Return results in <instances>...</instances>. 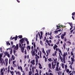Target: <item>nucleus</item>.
Listing matches in <instances>:
<instances>
[{"mask_svg": "<svg viewBox=\"0 0 75 75\" xmlns=\"http://www.w3.org/2000/svg\"><path fill=\"white\" fill-rule=\"evenodd\" d=\"M67 33V32H64V34H62L61 35V38L63 40V39H64V37L66 35V34Z\"/></svg>", "mask_w": 75, "mask_h": 75, "instance_id": "f257e3e1", "label": "nucleus"}, {"mask_svg": "<svg viewBox=\"0 0 75 75\" xmlns=\"http://www.w3.org/2000/svg\"><path fill=\"white\" fill-rule=\"evenodd\" d=\"M14 49L15 50H18V44H16V46L14 47Z\"/></svg>", "mask_w": 75, "mask_h": 75, "instance_id": "f03ea898", "label": "nucleus"}, {"mask_svg": "<svg viewBox=\"0 0 75 75\" xmlns=\"http://www.w3.org/2000/svg\"><path fill=\"white\" fill-rule=\"evenodd\" d=\"M19 41L21 43V44L20 45H20H21L22 44H23V43L24 42V38H22Z\"/></svg>", "mask_w": 75, "mask_h": 75, "instance_id": "7ed1b4c3", "label": "nucleus"}, {"mask_svg": "<svg viewBox=\"0 0 75 75\" xmlns=\"http://www.w3.org/2000/svg\"><path fill=\"white\" fill-rule=\"evenodd\" d=\"M60 24H59L58 25H57V28H61V27H63V28H64V27H63V25H59Z\"/></svg>", "mask_w": 75, "mask_h": 75, "instance_id": "20e7f679", "label": "nucleus"}, {"mask_svg": "<svg viewBox=\"0 0 75 75\" xmlns=\"http://www.w3.org/2000/svg\"><path fill=\"white\" fill-rule=\"evenodd\" d=\"M66 55H68V53H67V52H66V53L64 52L63 55V57H65Z\"/></svg>", "mask_w": 75, "mask_h": 75, "instance_id": "39448f33", "label": "nucleus"}, {"mask_svg": "<svg viewBox=\"0 0 75 75\" xmlns=\"http://www.w3.org/2000/svg\"><path fill=\"white\" fill-rule=\"evenodd\" d=\"M61 31V29H59L58 30H56V31H55L54 32V34H57V33H58V32Z\"/></svg>", "mask_w": 75, "mask_h": 75, "instance_id": "423d86ee", "label": "nucleus"}, {"mask_svg": "<svg viewBox=\"0 0 75 75\" xmlns=\"http://www.w3.org/2000/svg\"><path fill=\"white\" fill-rule=\"evenodd\" d=\"M21 51L23 52V53H24V46L22 47V49H21Z\"/></svg>", "mask_w": 75, "mask_h": 75, "instance_id": "0eeeda50", "label": "nucleus"}, {"mask_svg": "<svg viewBox=\"0 0 75 75\" xmlns=\"http://www.w3.org/2000/svg\"><path fill=\"white\" fill-rule=\"evenodd\" d=\"M26 48H27L28 50V49L29 50H31V47L30 46H29L28 45V46L26 47Z\"/></svg>", "mask_w": 75, "mask_h": 75, "instance_id": "6e6552de", "label": "nucleus"}, {"mask_svg": "<svg viewBox=\"0 0 75 75\" xmlns=\"http://www.w3.org/2000/svg\"><path fill=\"white\" fill-rule=\"evenodd\" d=\"M32 55L33 57H34L35 55V51H33V52H32Z\"/></svg>", "mask_w": 75, "mask_h": 75, "instance_id": "1a4fd4ad", "label": "nucleus"}, {"mask_svg": "<svg viewBox=\"0 0 75 75\" xmlns=\"http://www.w3.org/2000/svg\"><path fill=\"white\" fill-rule=\"evenodd\" d=\"M19 48H21V49H22V48H23V47H22V45H22V44H21H21H20V43H19Z\"/></svg>", "mask_w": 75, "mask_h": 75, "instance_id": "9d476101", "label": "nucleus"}, {"mask_svg": "<svg viewBox=\"0 0 75 75\" xmlns=\"http://www.w3.org/2000/svg\"><path fill=\"white\" fill-rule=\"evenodd\" d=\"M52 55L54 57H55V55H57V52H56V51H55L54 52V54H52Z\"/></svg>", "mask_w": 75, "mask_h": 75, "instance_id": "9b49d317", "label": "nucleus"}, {"mask_svg": "<svg viewBox=\"0 0 75 75\" xmlns=\"http://www.w3.org/2000/svg\"><path fill=\"white\" fill-rule=\"evenodd\" d=\"M48 67H49V68L51 69V63H49L48 64Z\"/></svg>", "mask_w": 75, "mask_h": 75, "instance_id": "f8f14e48", "label": "nucleus"}, {"mask_svg": "<svg viewBox=\"0 0 75 75\" xmlns=\"http://www.w3.org/2000/svg\"><path fill=\"white\" fill-rule=\"evenodd\" d=\"M58 51L59 52H60L61 55H62V52L61 51V50H60V49H58Z\"/></svg>", "mask_w": 75, "mask_h": 75, "instance_id": "ddd939ff", "label": "nucleus"}, {"mask_svg": "<svg viewBox=\"0 0 75 75\" xmlns=\"http://www.w3.org/2000/svg\"><path fill=\"white\" fill-rule=\"evenodd\" d=\"M56 71H59V69H58V66L56 67Z\"/></svg>", "mask_w": 75, "mask_h": 75, "instance_id": "4468645a", "label": "nucleus"}, {"mask_svg": "<svg viewBox=\"0 0 75 75\" xmlns=\"http://www.w3.org/2000/svg\"><path fill=\"white\" fill-rule=\"evenodd\" d=\"M34 50H33L34 51H35L36 52V54H37V53L38 52V50H37L36 49H34Z\"/></svg>", "mask_w": 75, "mask_h": 75, "instance_id": "2eb2a0df", "label": "nucleus"}, {"mask_svg": "<svg viewBox=\"0 0 75 75\" xmlns=\"http://www.w3.org/2000/svg\"><path fill=\"white\" fill-rule=\"evenodd\" d=\"M65 45H67L66 44V43H64V44H63V45L64 49H65V48H66L65 47Z\"/></svg>", "mask_w": 75, "mask_h": 75, "instance_id": "dca6fc26", "label": "nucleus"}, {"mask_svg": "<svg viewBox=\"0 0 75 75\" xmlns=\"http://www.w3.org/2000/svg\"><path fill=\"white\" fill-rule=\"evenodd\" d=\"M59 58L60 59H61V61H62L63 59L62 57H61V54H60L59 55Z\"/></svg>", "mask_w": 75, "mask_h": 75, "instance_id": "f3484780", "label": "nucleus"}, {"mask_svg": "<svg viewBox=\"0 0 75 75\" xmlns=\"http://www.w3.org/2000/svg\"><path fill=\"white\" fill-rule=\"evenodd\" d=\"M18 37L19 38L21 39V38H23V36H22V35H19L18 36Z\"/></svg>", "mask_w": 75, "mask_h": 75, "instance_id": "a211bd4d", "label": "nucleus"}, {"mask_svg": "<svg viewBox=\"0 0 75 75\" xmlns=\"http://www.w3.org/2000/svg\"><path fill=\"white\" fill-rule=\"evenodd\" d=\"M58 75H62V71H59L58 73Z\"/></svg>", "mask_w": 75, "mask_h": 75, "instance_id": "6ab92c4d", "label": "nucleus"}, {"mask_svg": "<svg viewBox=\"0 0 75 75\" xmlns=\"http://www.w3.org/2000/svg\"><path fill=\"white\" fill-rule=\"evenodd\" d=\"M6 44H7V45H10V42H9L8 41H7L6 42Z\"/></svg>", "mask_w": 75, "mask_h": 75, "instance_id": "aec40b11", "label": "nucleus"}, {"mask_svg": "<svg viewBox=\"0 0 75 75\" xmlns=\"http://www.w3.org/2000/svg\"><path fill=\"white\" fill-rule=\"evenodd\" d=\"M17 40V35H16V36L15 37V41Z\"/></svg>", "mask_w": 75, "mask_h": 75, "instance_id": "412c9836", "label": "nucleus"}, {"mask_svg": "<svg viewBox=\"0 0 75 75\" xmlns=\"http://www.w3.org/2000/svg\"><path fill=\"white\" fill-rule=\"evenodd\" d=\"M71 59L72 62H74V61H75V60H74V59L72 57L71 58Z\"/></svg>", "mask_w": 75, "mask_h": 75, "instance_id": "4be33fe9", "label": "nucleus"}, {"mask_svg": "<svg viewBox=\"0 0 75 75\" xmlns=\"http://www.w3.org/2000/svg\"><path fill=\"white\" fill-rule=\"evenodd\" d=\"M64 64L63 63L62 64V68H64Z\"/></svg>", "mask_w": 75, "mask_h": 75, "instance_id": "5701e85b", "label": "nucleus"}, {"mask_svg": "<svg viewBox=\"0 0 75 75\" xmlns=\"http://www.w3.org/2000/svg\"><path fill=\"white\" fill-rule=\"evenodd\" d=\"M13 64V67H17V65L16 64Z\"/></svg>", "mask_w": 75, "mask_h": 75, "instance_id": "b1692460", "label": "nucleus"}, {"mask_svg": "<svg viewBox=\"0 0 75 75\" xmlns=\"http://www.w3.org/2000/svg\"><path fill=\"white\" fill-rule=\"evenodd\" d=\"M42 52L43 53L45 52V51H44V48H42Z\"/></svg>", "mask_w": 75, "mask_h": 75, "instance_id": "393cba45", "label": "nucleus"}, {"mask_svg": "<svg viewBox=\"0 0 75 75\" xmlns=\"http://www.w3.org/2000/svg\"><path fill=\"white\" fill-rule=\"evenodd\" d=\"M30 62L31 64H32V63H33L34 62H35V60L33 59V60H32V61H31Z\"/></svg>", "mask_w": 75, "mask_h": 75, "instance_id": "a878e982", "label": "nucleus"}, {"mask_svg": "<svg viewBox=\"0 0 75 75\" xmlns=\"http://www.w3.org/2000/svg\"><path fill=\"white\" fill-rule=\"evenodd\" d=\"M23 39L24 40H25L26 41H27L28 40V39H27V38H24Z\"/></svg>", "mask_w": 75, "mask_h": 75, "instance_id": "bb28decb", "label": "nucleus"}, {"mask_svg": "<svg viewBox=\"0 0 75 75\" xmlns=\"http://www.w3.org/2000/svg\"><path fill=\"white\" fill-rule=\"evenodd\" d=\"M59 62H57V67H58L59 66Z\"/></svg>", "mask_w": 75, "mask_h": 75, "instance_id": "cd10ccee", "label": "nucleus"}, {"mask_svg": "<svg viewBox=\"0 0 75 75\" xmlns=\"http://www.w3.org/2000/svg\"><path fill=\"white\" fill-rule=\"evenodd\" d=\"M10 72L12 74H14V71H10Z\"/></svg>", "mask_w": 75, "mask_h": 75, "instance_id": "c85d7f7f", "label": "nucleus"}, {"mask_svg": "<svg viewBox=\"0 0 75 75\" xmlns=\"http://www.w3.org/2000/svg\"><path fill=\"white\" fill-rule=\"evenodd\" d=\"M5 55H7L8 54V53L7 52H5L4 53Z\"/></svg>", "mask_w": 75, "mask_h": 75, "instance_id": "c756f323", "label": "nucleus"}, {"mask_svg": "<svg viewBox=\"0 0 75 75\" xmlns=\"http://www.w3.org/2000/svg\"><path fill=\"white\" fill-rule=\"evenodd\" d=\"M3 70H4V68L2 69H1V73L3 71Z\"/></svg>", "mask_w": 75, "mask_h": 75, "instance_id": "7c9ffc66", "label": "nucleus"}, {"mask_svg": "<svg viewBox=\"0 0 75 75\" xmlns=\"http://www.w3.org/2000/svg\"><path fill=\"white\" fill-rule=\"evenodd\" d=\"M32 74V71H30L29 72V75H31Z\"/></svg>", "mask_w": 75, "mask_h": 75, "instance_id": "2f4dec72", "label": "nucleus"}, {"mask_svg": "<svg viewBox=\"0 0 75 75\" xmlns=\"http://www.w3.org/2000/svg\"><path fill=\"white\" fill-rule=\"evenodd\" d=\"M11 70H14V69L12 67H11Z\"/></svg>", "mask_w": 75, "mask_h": 75, "instance_id": "473e14b6", "label": "nucleus"}, {"mask_svg": "<svg viewBox=\"0 0 75 75\" xmlns=\"http://www.w3.org/2000/svg\"><path fill=\"white\" fill-rule=\"evenodd\" d=\"M5 62H8V59H5Z\"/></svg>", "mask_w": 75, "mask_h": 75, "instance_id": "72a5a7b5", "label": "nucleus"}, {"mask_svg": "<svg viewBox=\"0 0 75 75\" xmlns=\"http://www.w3.org/2000/svg\"><path fill=\"white\" fill-rule=\"evenodd\" d=\"M69 70L68 69H67L66 70V72L67 73H68L69 72Z\"/></svg>", "mask_w": 75, "mask_h": 75, "instance_id": "f704fd0d", "label": "nucleus"}, {"mask_svg": "<svg viewBox=\"0 0 75 75\" xmlns=\"http://www.w3.org/2000/svg\"><path fill=\"white\" fill-rule=\"evenodd\" d=\"M13 51V50L11 49V50L10 52V54L11 55H12V52Z\"/></svg>", "mask_w": 75, "mask_h": 75, "instance_id": "c9c22d12", "label": "nucleus"}, {"mask_svg": "<svg viewBox=\"0 0 75 75\" xmlns=\"http://www.w3.org/2000/svg\"><path fill=\"white\" fill-rule=\"evenodd\" d=\"M48 51V53H50L51 52V50H49L47 51Z\"/></svg>", "mask_w": 75, "mask_h": 75, "instance_id": "e433bc0d", "label": "nucleus"}, {"mask_svg": "<svg viewBox=\"0 0 75 75\" xmlns=\"http://www.w3.org/2000/svg\"><path fill=\"white\" fill-rule=\"evenodd\" d=\"M46 52L47 54V55H46V56H48V51H46Z\"/></svg>", "mask_w": 75, "mask_h": 75, "instance_id": "4c0bfd02", "label": "nucleus"}, {"mask_svg": "<svg viewBox=\"0 0 75 75\" xmlns=\"http://www.w3.org/2000/svg\"><path fill=\"white\" fill-rule=\"evenodd\" d=\"M46 40V37L45 36L44 38V39H43V41H45Z\"/></svg>", "mask_w": 75, "mask_h": 75, "instance_id": "58836bf2", "label": "nucleus"}, {"mask_svg": "<svg viewBox=\"0 0 75 75\" xmlns=\"http://www.w3.org/2000/svg\"><path fill=\"white\" fill-rule=\"evenodd\" d=\"M33 46L34 47V49H35V43H34L33 45Z\"/></svg>", "mask_w": 75, "mask_h": 75, "instance_id": "ea45409f", "label": "nucleus"}, {"mask_svg": "<svg viewBox=\"0 0 75 75\" xmlns=\"http://www.w3.org/2000/svg\"><path fill=\"white\" fill-rule=\"evenodd\" d=\"M40 43L41 44V45H42V42L41 40L40 41Z\"/></svg>", "mask_w": 75, "mask_h": 75, "instance_id": "a19ab883", "label": "nucleus"}, {"mask_svg": "<svg viewBox=\"0 0 75 75\" xmlns=\"http://www.w3.org/2000/svg\"><path fill=\"white\" fill-rule=\"evenodd\" d=\"M25 51H24L25 54L26 55V54H27V52H26V49H25Z\"/></svg>", "mask_w": 75, "mask_h": 75, "instance_id": "79ce46f5", "label": "nucleus"}, {"mask_svg": "<svg viewBox=\"0 0 75 75\" xmlns=\"http://www.w3.org/2000/svg\"><path fill=\"white\" fill-rule=\"evenodd\" d=\"M38 59H36V62L38 63Z\"/></svg>", "mask_w": 75, "mask_h": 75, "instance_id": "37998d69", "label": "nucleus"}, {"mask_svg": "<svg viewBox=\"0 0 75 75\" xmlns=\"http://www.w3.org/2000/svg\"><path fill=\"white\" fill-rule=\"evenodd\" d=\"M64 67H65V68L66 69H67V65H65Z\"/></svg>", "mask_w": 75, "mask_h": 75, "instance_id": "c03bdc74", "label": "nucleus"}, {"mask_svg": "<svg viewBox=\"0 0 75 75\" xmlns=\"http://www.w3.org/2000/svg\"><path fill=\"white\" fill-rule=\"evenodd\" d=\"M0 61L1 62V63H2V59L1 57H0Z\"/></svg>", "mask_w": 75, "mask_h": 75, "instance_id": "a18cd8bd", "label": "nucleus"}, {"mask_svg": "<svg viewBox=\"0 0 75 75\" xmlns=\"http://www.w3.org/2000/svg\"><path fill=\"white\" fill-rule=\"evenodd\" d=\"M16 51L15 50L13 49V53L14 54L16 53Z\"/></svg>", "mask_w": 75, "mask_h": 75, "instance_id": "49530a36", "label": "nucleus"}, {"mask_svg": "<svg viewBox=\"0 0 75 75\" xmlns=\"http://www.w3.org/2000/svg\"><path fill=\"white\" fill-rule=\"evenodd\" d=\"M27 42V45H28L29 44V41H28V40L27 41H26Z\"/></svg>", "mask_w": 75, "mask_h": 75, "instance_id": "de8ad7c7", "label": "nucleus"}, {"mask_svg": "<svg viewBox=\"0 0 75 75\" xmlns=\"http://www.w3.org/2000/svg\"><path fill=\"white\" fill-rule=\"evenodd\" d=\"M48 61H49L50 62H51V58H50L48 59Z\"/></svg>", "mask_w": 75, "mask_h": 75, "instance_id": "09e8293b", "label": "nucleus"}, {"mask_svg": "<svg viewBox=\"0 0 75 75\" xmlns=\"http://www.w3.org/2000/svg\"><path fill=\"white\" fill-rule=\"evenodd\" d=\"M3 57V54H2L1 53L0 54V57L1 58Z\"/></svg>", "mask_w": 75, "mask_h": 75, "instance_id": "8fccbe9b", "label": "nucleus"}, {"mask_svg": "<svg viewBox=\"0 0 75 75\" xmlns=\"http://www.w3.org/2000/svg\"><path fill=\"white\" fill-rule=\"evenodd\" d=\"M71 55L72 56L74 55V54H73V52L72 51H71Z\"/></svg>", "mask_w": 75, "mask_h": 75, "instance_id": "3c124183", "label": "nucleus"}, {"mask_svg": "<svg viewBox=\"0 0 75 75\" xmlns=\"http://www.w3.org/2000/svg\"><path fill=\"white\" fill-rule=\"evenodd\" d=\"M54 47L56 48H57V47H58V46H57V45H56V44H54Z\"/></svg>", "mask_w": 75, "mask_h": 75, "instance_id": "603ef678", "label": "nucleus"}, {"mask_svg": "<svg viewBox=\"0 0 75 75\" xmlns=\"http://www.w3.org/2000/svg\"><path fill=\"white\" fill-rule=\"evenodd\" d=\"M16 60L13 61V64H14V63H16Z\"/></svg>", "mask_w": 75, "mask_h": 75, "instance_id": "864d4df0", "label": "nucleus"}, {"mask_svg": "<svg viewBox=\"0 0 75 75\" xmlns=\"http://www.w3.org/2000/svg\"><path fill=\"white\" fill-rule=\"evenodd\" d=\"M47 44L48 45H49V46H51V44H50V43H49V42L47 43Z\"/></svg>", "mask_w": 75, "mask_h": 75, "instance_id": "5fc2aeb1", "label": "nucleus"}, {"mask_svg": "<svg viewBox=\"0 0 75 75\" xmlns=\"http://www.w3.org/2000/svg\"><path fill=\"white\" fill-rule=\"evenodd\" d=\"M46 42H47V43H48V42H49V41L48 40H46Z\"/></svg>", "mask_w": 75, "mask_h": 75, "instance_id": "6e6d98bb", "label": "nucleus"}, {"mask_svg": "<svg viewBox=\"0 0 75 75\" xmlns=\"http://www.w3.org/2000/svg\"><path fill=\"white\" fill-rule=\"evenodd\" d=\"M35 75H39V74H38V73H36L35 74Z\"/></svg>", "mask_w": 75, "mask_h": 75, "instance_id": "4d7b16f0", "label": "nucleus"}, {"mask_svg": "<svg viewBox=\"0 0 75 75\" xmlns=\"http://www.w3.org/2000/svg\"><path fill=\"white\" fill-rule=\"evenodd\" d=\"M70 26L71 27H73L72 26H73V24L71 23V24L70 25Z\"/></svg>", "mask_w": 75, "mask_h": 75, "instance_id": "13d9d810", "label": "nucleus"}, {"mask_svg": "<svg viewBox=\"0 0 75 75\" xmlns=\"http://www.w3.org/2000/svg\"><path fill=\"white\" fill-rule=\"evenodd\" d=\"M25 70L26 71H28V67H26Z\"/></svg>", "mask_w": 75, "mask_h": 75, "instance_id": "bf43d9fd", "label": "nucleus"}, {"mask_svg": "<svg viewBox=\"0 0 75 75\" xmlns=\"http://www.w3.org/2000/svg\"><path fill=\"white\" fill-rule=\"evenodd\" d=\"M32 69L33 72H34V67H32Z\"/></svg>", "mask_w": 75, "mask_h": 75, "instance_id": "052dcab7", "label": "nucleus"}, {"mask_svg": "<svg viewBox=\"0 0 75 75\" xmlns=\"http://www.w3.org/2000/svg\"><path fill=\"white\" fill-rule=\"evenodd\" d=\"M0 50L1 51V52H2V47H1L0 48Z\"/></svg>", "mask_w": 75, "mask_h": 75, "instance_id": "680f3d73", "label": "nucleus"}, {"mask_svg": "<svg viewBox=\"0 0 75 75\" xmlns=\"http://www.w3.org/2000/svg\"><path fill=\"white\" fill-rule=\"evenodd\" d=\"M43 34V33L42 32V31H40L41 35H42Z\"/></svg>", "mask_w": 75, "mask_h": 75, "instance_id": "e2e57ef3", "label": "nucleus"}, {"mask_svg": "<svg viewBox=\"0 0 75 75\" xmlns=\"http://www.w3.org/2000/svg\"><path fill=\"white\" fill-rule=\"evenodd\" d=\"M38 35L39 36V37H40V32H38Z\"/></svg>", "mask_w": 75, "mask_h": 75, "instance_id": "0e129e2a", "label": "nucleus"}, {"mask_svg": "<svg viewBox=\"0 0 75 75\" xmlns=\"http://www.w3.org/2000/svg\"><path fill=\"white\" fill-rule=\"evenodd\" d=\"M33 48H34V47H33V46H32L31 47V50H33Z\"/></svg>", "mask_w": 75, "mask_h": 75, "instance_id": "69168bd1", "label": "nucleus"}, {"mask_svg": "<svg viewBox=\"0 0 75 75\" xmlns=\"http://www.w3.org/2000/svg\"><path fill=\"white\" fill-rule=\"evenodd\" d=\"M41 72H42L41 71H39V75H41Z\"/></svg>", "mask_w": 75, "mask_h": 75, "instance_id": "338daca9", "label": "nucleus"}, {"mask_svg": "<svg viewBox=\"0 0 75 75\" xmlns=\"http://www.w3.org/2000/svg\"><path fill=\"white\" fill-rule=\"evenodd\" d=\"M51 72V69H49L48 70V72Z\"/></svg>", "mask_w": 75, "mask_h": 75, "instance_id": "774afa93", "label": "nucleus"}]
</instances>
